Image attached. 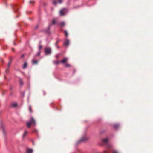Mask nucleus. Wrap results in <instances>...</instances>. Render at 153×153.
Instances as JSON below:
<instances>
[{"instance_id": "nucleus-5", "label": "nucleus", "mask_w": 153, "mask_h": 153, "mask_svg": "<svg viewBox=\"0 0 153 153\" xmlns=\"http://www.w3.org/2000/svg\"><path fill=\"white\" fill-rule=\"evenodd\" d=\"M69 44V41L68 39H67L65 40L64 42L63 45L64 46L67 47L68 46Z\"/></svg>"}, {"instance_id": "nucleus-3", "label": "nucleus", "mask_w": 153, "mask_h": 153, "mask_svg": "<svg viewBox=\"0 0 153 153\" xmlns=\"http://www.w3.org/2000/svg\"><path fill=\"white\" fill-rule=\"evenodd\" d=\"M108 139H104L102 140V142L104 144L107 145V147L109 149L111 148L112 146L111 145L108 144Z\"/></svg>"}, {"instance_id": "nucleus-23", "label": "nucleus", "mask_w": 153, "mask_h": 153, "mask_svg": "<svg viewBox=\"0 0 153 153\" xmlns=\"http://www.w3.org/2000/svg\"><path fill=\"white\" fill-rule=\"evenodd\" d=\"M70 66V65H69V64H66L65 65V67H69Z\"/></svg>"}, {"instance_id": "nucleus-13", "label": "nucleus", "mask_w": 153, "mask_h": 153, "mask_svg": "<svg viewBox=\"0 0 153 153\" xmlns=\"http://www.w3.org/2000/svg\"><path fill=\"white\" fill-rule=\"evenodd\" d=\"M27 66V63L26 62H25L24 63L22 68L23 69H25Z\"/></svg>"}, {"instance_id": "nucleus-29", "label": "nucleus", "mask_w": 153, "mask_h": 153, "mask_svg": "<svg viewBox=\"0 0 153 153\" xmlns=\"http://www.w3.org/2000/svg\"><path fill=\"white\" fill-rule=\"evenodd\" d=\"M24 54L22 55L21 56V57L23 58L24 57Z\"/></svg>"}, {"instance_id": "nucleus-37", "label": "nucleus", "mask_w": 153, "mask_h": 153, "mask_svg": "<svg viewBox=\"0 0 153 153\" xmlns=\"http://www.w3.org/2000/svg\"><path fill=\"white\" fill-rule=\"evenodd\" d=\"M24 93H23V95H24Z\"/></svg>"}, {"instance_id": "nucleus-36", "label": "nucleus", "mask_w": 153, "mask_h": 153, "mask_svg": "<svg viewBox=\"0 0 153 153\" xmlns=\"http://www.w3.org/2000/svg\"><path fill=\"white\" fill-rule=\"evenodd\" d=\"M58 42V40H57V42H56V43H57Z\"/></svg>"}, {"instance_id": "nucleus-6", "label": "nucleus", "mask_w": 153, "mask_h": 153, "mask_svg": "<svg viewBox=\"0 0 153 153\" xmlns=\"http://www.w3.org/2000/svg\"><path fill=\"white\" fill-rule=\"evenodd\" d=\"M56 2H58V3L60 4L62 2V0H53V3L54 5H56L57 4Z\"/></svg>"}, {"instance_id": "nucleus-4", "label": "nucleus", "mask_w": 153, "mask_h": 153, "mask_svg": "<svg viewBox=\"0 0 153 153\" xmlns=\"http://www.w3.org/2000/svg\"><path fill=\"white\" fill-rule=\"evenodd\" d=\"M67 10V9L66 8L62 9L60 12V15L61 16L64 15L66 13Z\"/></svg>"}, {"instance_id": "nucleus-7", "label": "nucleus", "mask_w": 153, "mask_h": 153, "mask_svg": "<svg viewBox=\"0 0 153 153\" xmlns=\"http://www.w3.org/2000/svg\"><path fill=\"white\" fill-rule=\"evenodd\" d=\"M88 138L85 137H82L80 140L77 142V144H78L80 142H84Z\"/></svg>"}, {"instance_id": "nucleus-22", "label": "nucleus", "mask_w": 153, "mask_h": 153, "mask_svg": "<svg viewBox=\"0 0 153 153\" xmlns=\"http://www.w3.org/2000/svg\"><path fill=\"white\" fill-rule=\"evenodd\" d=\"M33 131L36 132L37 134L38 131L36 129H34Z\"/></svg>"}, {"instance_id": "nucleus-11", "label": "nucleus", "mask_w": 153, "mask_h": 153, "mask_svg": "<svg viewBox=\"0 0 153 153\" xmlns=\"http://www.w3.org/2000/svg\"><path fill=\"white\" fill-rule=\"evenodd\" d=\"M17 105V104L16 103H13L11 105V106L12 107H16Z\"/></svg>"}, {"instance_id": "nucleus-10", "label": "nucleus", "mask_w": 153, "mask_h": 153, "mask_svg": "<svg viewBox=\"0 0 153 153\" xmlns=\"http://www.w3.org/2000/svg\"><path fill=\"white\" fill-rule=\"evenodd\" d=\"M119 124H115L113 125V127L115 129H117L119 126Z\"/></svg>"}, {"instance_id": "nucleus-19", "label": "nucleus", "mask_w": 153, "mask_h": 153, "mask_svg": "<svg viewBox=\"0 0 153 153\" xmlns=\"http://www.w3.org/2000/svg\"><path fill=\"white\" fill-rule=\"evenodd\" d=\"M60 62H59L58 61H54V63L56 64H58L59 63H60Z\"/></svg>"}, {"instance_id": "nucleus-26", "label": "nucleus", "mask_w": 153, "mask_h": 153, "mask_svg": "<svg viewBox=\"0 0 153 153\" xmlns=\"http://www.w3.org/2000/svg\"><path fill=\"white\" fill-rule=\"evenodd\" d=\"M42 46L41 45H40L39 47V50L41 49L42 48Z\"/></svg>"}, {"instance_id": "nucleus-31", "label": "nucleus", "mask_w": 153, "mask_h": 153, "mask_svg": "<svg viewBox=\"0 0 153 153\" xmlns=\"http://www.w3.org/2000/svg\"><path fill=\"white\" fill-rule=\"evenodd\" d=\"M103 153H107V152H106V151H104L103 152Z\"/></svg>"}, {"instance_id": "nucleus-24", "label": "nucleus", "mask_w": 153, "mask_h": 153, "mask_svg": "<svg viewBox=\"0 0 153 153\" xmlns=\"http://www.w3.org/2000/svg\"><path fill=\"white\" fill-rule=\"evenodd\" d=\"M40 51H39V52H38V53H37V56H39L40 55Z\"/></svg>"}, {"instance_id": "nucleus-8", "label": "nucleus", "mask_w": 153, "mask_h": 153, "mask_svg": "<svg viewBox=\"0 0 153 153\" xmlns=\"http://www.w3.org/2000/svg\"><path fill=\"white\" fill-rule=\"evenodd\" d=\"M27 153H32L33 150L30 148H27L26 149Z\"/></svg>"}, {"instance_id": "nucleus-14", "label": "nucleus", "mask_w": 153, "mask_h": 153, "mask_svg": "<svg viewBox=\"0 0 153 153\" xmlns=\"http://www.w3.org/2000/svg\"><path fill=\"white\" fill-rule=\"evenodd\" d=\"M19 82H20V85H23V82L22 81V79L20 78L19 77Z\"/></svg>"}, {"instance_id": "nucleus-35", "label": "nucleus", "mask_w": 153, "mask_h": 153, "mask_svg": "<svg viewBox=\"0 0 153 153\" xmlns=\"http://www.w3.org/2000/svg\"><path fill=\"white\" fill-rule=\"evenodd\" d=\"M12 51H14V49H12Z\"/></svg>"}, {"instance_id": "nucleus-12", "label": "nucleus", "mask_w": 153, "mask_h": 153, "mask_svg": "<svg viewBox=\"0 0 153 153\" xmlns=\"http://www.w3.org/2000/svg\"><path fill=\"white\" fill-rule=\"evenodd\" d=\"M27 131H24V134L23 135V136H22L23 138H24L25 137V136H26V135L27 134Z\"/></svg>"}, {"instance_id": "nucleus-30", "label": "nucleus", "mask_w": 153, "mask_h": 153, "mask_svg": "<svg viewBox=\"0 0 153 153\" xmlns=\"http://www.w3.org/2000/svg\"><path fill=\"white\" fill-rule=\"evenodd\" d=\"M55 56L57 58H58V57L57 55H55Z\"/></svg>"}, {"instance_id": "nucleus-9", "label": "nucleus", "mask_w": 153, "mask_h": 153, "mask_svg": "<svg viewBox=\"0 0 153 153\" xmlns=\"http://www.w3.org/2000/svg\"><path fill=\"white\" fill-rule=\"evenodd\" d=\"M68 60V58L66 57L64 58L60 62L61 63H65Z\"/></svg>"}, {"instance_id": "nucleus-32", "label": "nucleus", "mask_w": 153, "mask_h": 153, "mask_svg": "<svg viewBox=\"0 0 153 153\" xmlns=\"http://www.w3.org/2000/svg\"><path fill=\"white\" fill-rule=\"evenodd\" d=\"M55 45H56V46L57 45V43H55Z\"/></svg>"}, {"instance_id": "nucleus-33", "label": "nucleus", "mask_w": 153, "mask_h": 153, "mask_svg": "<svg viewBox=\"0 0 153 153\" xmlns=\"http://www.w3.org/2000/svg\"><path fill=\"white\" fill-rule=\"evenodd\" d=\"M11 6L12 7V8H13V9H14V8L13 7V6H12V4H11Z\"/></svg>"}, {"instance_id": "nucleus-34", "label": "nucleus", "mask_w": 153, "mask_h": 153, "mask_svg": "<svg viewBox=\"0 0 153 153\" xmlns=\"http://www.w3.org/2000/svg\"><path fill=\"white\" fill-rule=\"evenodd\" d=\"M56 46H57V48L58 49V48H59V46H58V45H57Z\"/></svg>"}, {"instance_id": "nucleus-15", "label": "nucleus", "mask_w": 153, "mask_h": 153, "mask_svg": "<svg viewBox=\"0 0 153 153\" xmlns=\"http://www.w3.org/2000/svg\"><path fill=\"white\" fill-rule=\"evenodd\" d=\"M65 25V23L64 22H62L60 23L59 25L61 26H63Z\"/></svg>"}, {"instance_id": "nucleus-2", "label": "nucleus", "mask_w": 153, "mask_h": 153, "mask_svg": "<svg viewBox=\"0 0 153 153\" xmlns=\"http://www.w3.org/2000/svg\"><path fill=\"white\" fill-rule=\"evenodd\" d=\"M44 52L46 55L50 54L51 53V48L50 47L45 48L44 50Z\"/></svg>"}, {"instance_id": "nucleus-20", "label": "nucleus", "mask_w": 153, "mask_h": 153, "mask_svg": "<svg viewBox=\"0 0 153 153\" xmlns=\"http://www.w3.org/2000/svg\"><path fill=\"white\" fill-rule=\"evenodd\" d=\"M113 153H118V152L116 150H114L113 151Z\"/></svg>"}, {"instance_id": "nucleus-17", "label": "nucleus", "mask_w": 153, "mask_h": 153, "mask_svg": "<svg viewBox=\"0 0 153 153\" xmlns=\"http://www.w3.org/2000/svg\"><path fill=\"white\" fill-rule=\"evenodd\" d=\"M64 32H65V36L66 37H67V36H68V32H67V31L66 30H65Z\"/></svg>"}, {"instance_id": "nucleus-1", "label": "nucleus", "mask_w": 153, "mask_h": 153, "mask_svg": "<svg viewBox=\"0 0 153 153\" xmlns=\"http://www.w3.org/2000/svg\"><path fill=\"white\" fill-rule=\"evenodd\" d=\"M33 124L34 126L36 125V122L33 117H31L30 120L27 122L26 123L27 127L28 128H30L31 124Z\"/></svg>"}, {"instance_id": "nucleus-28", "label": "nucleus", "mask_w": 153, "mask_h": 153, "mask_svg": "<svg viewBox=\"0 0 153 153\" xmlns=\"http://www.w3.org/2000/svg\"><path fill=\"white\" fill-rule=\"evenodd\" d=\"M9 71L8 70V69H7L6 70V72L7 73Z\"/></svg>"}, {"instance_id": "nucleus-27", "label": "nucleus", "mask_w": 153, "mask_h": 153, "mask_svg": "<svg viewBox=\"0 0 153 153\" xmlns=\"http://www.w3.org/2000/svg\"><path fill=\"white\" fill-rule=\"evenodd\" d=\"M34 1H30V3H34Z\"/></svg>"}, {"instance_id": "nucleus-21", "label": "nucleus", "mask_w": 153, "mask_h": 153, "mask_svg": "<svg viewBox=\"0 0 153 153\" xmlns=\"http://www.w3.org/2000/svg\"><path fill=\"white\" fill-rule=\"evenodd\" d=\"M29 110L30 111V112H32V111L31 110V107L29 106Z\"/></svg>"}, {"instance_id": "nucleus-25", "label": "nucleus", "mask_w": 153, "mask_h": 153, "mask_svg": "<svg viewBox=\"0 0 153 153\" xmlns=\"http://www.w3.org/2000/svg\"><path fill=\"white\" fill-rule=\"evenodd\" d=\"M55 21L54 20H53V21L52 25H53L55 23Z\"/></svg>"}, {"instance_id": "nucleus-16", "label": "nucleus", "mask_w": 153, "mask_h": 153, "mask_svg": "<svg viewBox=\"0 0 153 153\" xmlns=\"http://www.w3.org/2000/svg\"><path fill=\"white\" fill-rule=\"evenodd\" d=\"M11 59H10V60H9V62L8 63L7 65V68H9V67L10 65V64L11 63Z\"/></svg>"}, {"instance_id": "nucleus-38", "label": "nucleus", "mask_w": 153, "mask_h": 153, "mask_svg": "<svg viewBox=\"0 0 153 153\" xmlns=\"http://www.w3.org/2000/svg\"><path fill=\"white\" fill-rule=\"evenodd\" d=\"M44 95H45V92H44Z\"/></svg>"}, {"instance_id": "nucleus-18", "label": "nucleus", "mask_w": 153, "mask_h": 153, "mask_svg": "<svg viewBox=\"0 0 153 153\" xmlns=\"http://www.w3.org/2000/svg\"><path fill=\"white\" fill-rule=\"evenodd\" d=\"M37 61H34L33 60L32 61L33 64H36L37 63Z\"/></svg>"}]
</instances>
